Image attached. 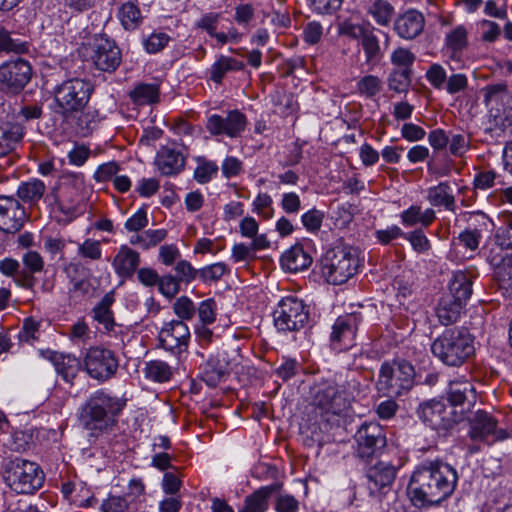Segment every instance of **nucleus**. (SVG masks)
<instances>
[{
    "mask_svg": "<svg viewBox=\"0 0 512 512\" xmlns=\"http://www.w3.org/2000/svg\"><path fill=\"white\" fill-rule=\"evenodd\" d=\"M92 91L90 82L73 78L64 81L56 88L55 100L64 112H76L86 106Z\"/></svg>",
    "mask_w": 512,
    "mask_h": 512,
    "instance_id": "nucleus-9",
    "label": "nucleus"
},
{
    "mask_svg": "<svg viewBox=\"0 0 512 512\" xmlns=\"http://www.w3.org/2000/svg\"><path fill=\"white\" fill-rule=\"evenodd\" d=\"M4 482L18 494H31L40 489L44 482V473L32 461L16 457L3 466Z\"/></svg>",
    "mask_w": 512,
    "mask_h": 512,
    "instance_id": "nucleus-4",
    "label": "nucleus"
},
{
    "mask_svg": "<svg viewBox=\"0 0 512 512\" xmlns=\"http://www.w3.org/2000/svg\"><path fill=\"white\" fill-rule=\"evenodd\" d=\"M103 512H127V501L119 496H111L103 501L101 505Z\"/></svg>",
    "mask_w": 512,
    "mask_h": 512,
    "instance_id": "nucleus-64",
    "label": "nucleus"
},
{
    "mask_svg": "<svg viewBox=\"0 0 512 512\" xmlns=\"http://www.w3.org/2000/svg\"><path fill=\"white\" fill-rule=\"evenodd\" d=\"M353 399V392L347 391L332 381L315 386L314 403L326 412L340 414L350 406Z\"/></svg>",
    "mask_w": 512,
    "mask_h": 512,
    "instance_id": "nucleus-10",
    "label": "nucleus"
},
{
    "mask_svg": "<svg viewBox=\"0 0 512 512\" xmlns=\"http://www.w3.org/2000/svg\"><path fill=\"white\" fill-rule=\"evenodd\" d=\"M484 92V103L489 108L490 114L512 102V96L504 83L488 85L484 88Z\"/></svg>",
    "mask_w": 512,
    "mask_h": 512,
    "instance_id": "nucleus-27",
    "label": "nucleus"
},
{
    "mask_svg": "<svg viewBox=\"0 0 512 512\" xmlns=\"http://www.w3.org/2000/svg\"><path fill=\"white\" fill-rule=\"evenodd\" d=\"M414 367L407 361L383 364L377 382L378 391L388 397H398L414 385Z\"/></svg>",
    "mask_w": 512,
    "mask_h": 512,
    "instance_id": "nucleus-6",
    "label": "nucleus"
},
{
    "mask_svg": "<svg viewBox=\"0 0 512 512\" xmlns=\"http://www.w3.org/2000/svg\"><path fill=\"white\" fill-rule=\"evenodd\" d=\"M155 163L163 175H173L183 169L185 159L180 151L164 146L158 151Z\"/></svg>",
    "mask_w": 512,
    "mask_h": 512,
    "instance_id": "nucleus-22",
    "label": "nucleus"
},
{
    "mask_svg": "<svg viewBox=\"0 0 512 512\" xmlns=\"http://www.w3.org/2000/svg\"><path fill=\"white\" fill-rule=\"evenodd\" d=\"M457 481V471L451 465L442 461H432L414 471L408 486V494L417 507L436 505L453 493Z\"/></svg>",
    "mask_w": 512,
    "mask_h": 512,
    "instance_id": "nucleus-1",
    "label": "nucleus"
},
{
    "mask_svg": "<svg viewBox=\"0 0 512 512\" xmlns=\"http://www.w3.org/2000/svg\"><path fill=\"white\" fill-rule=\"evenodd\" d=\"M357 455L369 459L381 451L386 445L383 428L376 422L362 424L355 434Z\"/></svg>",
    "mask_w": 512,
    "mask_h": 512,
    "instance_id": "nucleus-12",
    "label": "nucleus"
},
{
    "mask_svg": "<svg viewBox=\"0 0 512 512\" xmlns=\"http://www.w3.org/2000/svg\"><path fill=\"white\" fill-rule=\"evenodd\" d=\"M173 311L178 316V321L191 320L195 313L196 308L193 301L187 296H181L173 303Z\"/></svg>",
    "mask_w": 512,
    "mask_h": 512,
    "instance_id": "nucleus-47",
    "label": "nucleus"
},
{
    "mask_svg": "<svg viewBox=\"0 0 512 512\" xmlns=\"http://www.w3.org/2000/svg\"><path fill=\"white\" fill-rule=\"evenodd\" d=\"M495 274L501 285L512 288V254L503 256L501 261L495 264Z\"/></svg>",
    "mask_w": 512,
    "mask_h": 512,
    "instance_id": "nucleus-45",
    "label": "nucleus"
},
{
    "mask_svg": "<svg viewBox=\"0 0 512 512\" xmlns=\"http://www.w3.org/2000/svg\"><path fill=\"white\" fill-rule=\"evenodd\" d=\"M278 489L277 485L264 486L247 496L238 512H264L268 507V498Z\"/></svg>",
    "mask_w": 512,
    "mask_h": 512,
    "instance_id": "nucleus-29",
    "label": "nucleus"
},
{
    "mask_svg": "<svg viewBox=\"0 0 512 512\" xmlns=\"http://www.w3.org/2000/svg\"><path fill=\"white\" fill-rule=\"evenodd\" d=\"M494 123L502 130H506L512 126V102L505 104L495 112H492Z\"/></svg>",
    "mask_w": 512,
    "mask_h": 512,
    "instance_id": "nucleus-59",
    "label": "nucleus"
},
{
    "mask_svg": "<svg viewBox=\"0 0 512 512\" xmlns=\"http://www.w3.org/2000/svg\"><path fill=\"white\" fill-rule=\"evenodd\" d=\"M190 331L183 321L172 320L166 323L159 332V341L163 348L173 351L188 345Z\"/></svg>",
    "mask_w": 512,
    "mask_h": 512,
    "instance_id": "nucleus-18",
    "label": "nucleus"
},
{
    "mask_svg": "<svg viewBox=\"0 0 512 512\" xmlns=\"http://www.w3.org/2000/svg\"><path fill=\"white\" fill-rule=\"evenodd\" d=\"M229 269L223 262H217L199 269V278L205 284L219 281Z\"/></svg>",
    "mask_w": 512,
    "mask_h": 512,
    "instance_id": "nucleus-43",
    "label": "nucleus"
},
{
    "mask_svg": "<svg viewBox=\"0 0 512 512\" xmlns=\"http://www.w3.org/2000/svg\"><path fill=\"white\" fill-rule=\"evenodd\" d=\"M32 69L28 61L18 58L0 66V86L12 93L21 91L30 81Z\"/></svg>",
    "mask_w": 512,
    "mask_h": 512,
    "instance_id": "nucleus-13",
    "label": "nucleus"
},
{
    "mask_svg": "<svg viewBox=\"0 0 512 512\" xmlns=\"http://www.w3.org/2000/svg\"><path fill=\"white\" fill-rule=\"evenodd\" d=\"M463 305L453 297H442L436 310L440 323L446 326L455 323L460 317Z\"/></svg>",
    "mask_w": 512,
    "mask_h": 512,
    "instance_id": "nucleus-32",
    "label": "nucleus"
},
{
    "mask_svg": "<svg viewBox=\"0 0 512 512\" xmlns=\"http://www.w3.org/2000/svg\"><path fill=\"white\" fill-rule=\"evenodd\" d=\"M159 292L167 298H173L180 290V282L173 275H164L157 283Z\"/></svg>",
    "mask_w": 512,
    "mask_h": 512,
    "instance_id": "nucleus-54",
    "label": "nucleus"
},
{
    "mask_svg": "<svg viewBox=\"0 0 512 512\" xmlns=\"http://www.w3.org/2000/svg\"><path fill=\"white\" fill-rule=\"evenodd\" d=\"M498 421L488 412L477 411L470 420L469 436L473 441H487L492 437V441H501L508 437L504 429H497Z\"/></svg>",
    "mask_w": 512,
    "mask_h": 512,
    "instance_id": "nucleus-14",
    "label": "nucleus"
},
{
    "mask_svg": "<svg viewBox=\"0 0 512 512\" xmlns=\"http://www.w3.org/2000/svg\"><path fill=\"white\" fill-rule=\"evenodd\" d=\"M449 291L448 297H453L456 301L464 304L472 294L470 275L463 271L455 272L449 283Z\"/></svg>",
    "mask_w": 512,
    "mask_h": 512,
    "instance_id": "nucleus-28",
    "label": "nucleus"
},
{
    "mask_svg": "<svg viewBox=\"0 0 512 512\" xmlns=\"http://www.w3.org/2000/svg\"><path fill=\"white\" fill-rule=\"evenodd\" d=\"M447 399L453 406L469 405L476 401L474 386L467 380H452L447 389Z\"/></svg>",
    "mask_w": 512,
    "mask_h": 512,
    "instance_id": "nucleus-24",
    "label": "nucleus"
},
{
    "mask_svg": "<svg viewBox=\"0 0 512 512\" xmlns=\"http://www.w3.org/2000/svg\"><path fill=\"white\" fill-rule=\"evenodd\" d=\"M415 61V55L406 48H397L391 54V63L394 69L412 70L411 66Z\"/></svg>",
    "mask_w": 512,
    "mask_h": 512,
    "instance_id": "nucleus-50",
    "label": "nucleus"
},
{
    "mask_svg": "<svg viewBox=\"0 0 512 512\" xmlns=\"http://www.w3.org/2000/svg\"><path fill=\"white\" fill-rule=\"evenodd\" d=\"M243 68V62L238 61L235 58L220 56L211 67L210 78L215 83H221L222 79L224 78L227 72L242 70Z\"/></svg>",
    "mask_w": 512,
    "mask_h": 512,
    "instance_id": "nucleus-36",
    "label": "nucleus"
},
{
    "mask_svg": "<svg viewBox=\"0 0 512 512\" xmlns=\"http://www.w3.org/2000/svg\"><path fill=\"white\" fill-rule=\"evenodd\" d=\"M148 225L147 213L144 209H139L125 222L126 230L138 232Z\"/></svg>",
    "mask_w": 512,
    "mask_h": 512,
    "instance_id": "nucleus-63",
    "label": "nucleus"
},
{
    "mask_svg": "<svg viewBox=\"0 0 512 512\" xmlns=\"http://www.w3.org/2000/svg\"><path fill=\"white\" fill-rule=\"evenodd\" d=\"M121 410L118 399L97 391L79 408L77 420L90 438L97 439L114 429Z\"/></svg>",
    "mask_w": 512,
    "mask_h": 512,
    "instance_id": "nucleus-2",
    "label": "nucleus"
},
{
    "mask_svg": "<svg viewBox=\"0 0 512 512\" xmlns=\"http://www.w3.org/2000/svg\"><path fill=\"white\" fill-rule=\"evenodd\" d=\"M114 303L113 293H107L103 296L100 303L93 309L94 319L103 325L106 331H111L115 326L111 306Z\"/></svg>",
    "mask_w": 512,
    "mask_h": 512,
    "instance_id": "nucleus-34",
    "label": "nucleus"
},
{
    "mask_svg": "<svg viewBox=\"0 0 512 512\" xmlns=\"http://www.w3.org/2000/svg\"><path fill=\"white\" fill-rule=\"evenodd\" d=\"M412 70L393 69L388 77V87L396 93L406 92L411 84Z\"/></svg>",
    "mask_w": 512,
    "mask_h": 512,
    "instance_id": "nucleus-41",
    "label": "nucleus"
},
{
    "mask_svg": "<svg viewBox=\"0 0 512 512\" xmlns=\"http://www.w3.org/2000/svg\"><path fill=\"white\" fill-rule=\"evenodd\" d=\"M274 325L282 332L299 331L309 320V308L302 299L289 295L283 297L274 311Z\"/></svg>",
    "mask_w": 512,
    "mask_h": 512,
    "instance_id": "nucleus-7",
    "label": "nucleus"
},
{
    "mask_svg": "<svg viewBox=\"0 0 512 512\" xmlns=\"http://www.w3.org/2000/svg\"><path fill=\"white\" fill-rule=\"evenodd\" d=\"M311 263L312 257L298 244L285 251L281 257L282 268L289 272L305 270Z\"/></svg>",
    "mask_w": 512,
    "mask_h": 512,
    "instance_id": "nucleus-26",
    "label": "nucleus"
},
{
    "mask_svg": "<svg viewBox=\"0 0 512 512\" xmlns=\"http://www.w3.org/2000/svg\"><path fill=\"white\" fill-rule=\"evenodd\" d=\"M499 179L500 176L493 170L480 171L474 177L473 186L476 190L486 191L500 183Z\"/></svg>",
    "mask_w": 512,
    "mask_h": 512,
    "instance_id": "nucleus-49",
    "label": "nucleus"
},
{
    "mask_svg": "<svg viewBox=\"0 0 512 512\" xmlns=\"http://www.w3.org/2000/svg\"><path fill=\"white\" fill-rule=\"evenodd\" d=\"M382 89V81L375 75H366L357 82V90L359 94L373 98Z\"/></svg>",
    "mask_w": 512,
    "mask_h": 512,
    "instance_id": "nucleus-44",
    "label": "nucleus"
},
{
    "mask_svg": "<svg viewBox=\"0 0 512 512\" xmlns=\"http://www.w3.org/2000/svg\"><path fill=\"white\" fill-rule=\"evenodd\" d=\"M217 305L213 299L202 301L197 309L200 321L204 324H212L216 319Z\"/></svg>",
    "mask_w": 512,
    "mask_h": 512,
    "instance_id": "nucleus-58",
    "label": "nucleus"
},
{
    "mask_svg": "<svg viewBox=\"0 0 512 512\" xmlns=\"http://www.w3.org/2000/svg\"><path fill=\"white\" fill-rule=\"evenodd\" d=\"M84 366L92 378L104 381L115 374L118 361L112 351L101 347H92L86 352Z\"/></svg>",
    "mask_w": 512,
    "mask_h": 512,
    "instance_id": "nucleus-11",
    "label": "nucleus"
},
{
    "mask_svg": "<svg viewBox=\"0 0 512 512\" xmlns=\"http://www.w3.org/2000/svg\"><path fill=\"white\" fill-rule=\"evenodd\" d=\"M175 272L177 273V280L179 282L191 283L196 277H199V270L195 269L190 262L180 260L176 263Z\"/></svg>",
    "mask_w": 512,
    "mask_h": 512,
    "instance_id": "nucleus-55",
    "label": "nucleus"
},
{
    "mask_svg": "<svg viewBox=\"0 0 512 512\" xmlns=\"http://www.w3.org/2000/svg\"><path fill=\"white\" fill-rule=\"evenodd\" d=\"M338 32L340 35L358 40L364 36L367 30L362 25L354 23L350 19H345L338 24Z\"/></svg>",
    "mask_w": 512,
    "mask_h": 512,
    "instance_id": "nucleus-56",
    "label": "nucleus"
},
{
    "mask_svg": "<svg viewBox=\"0 0 512 512\" xmlns=\"http://www.w3.org/2000/svg\"><path fill=\"white\" fill-rule=\"evenodd\" d=\"M417 415L426 425L442 433L453 429L463 418L454 408L436 399L422 402L417 408Z\"/></svg>",
    "mask_w": 512,
    "mask_h": 512,
    "instance_id": "nucleus-8",
    "label": "nucleus"
},
{
    "mask_svg": "<svg viewBox=\"0 0 512 512\" xmlns=\"http://www.w3.org/2000/svg\"><path fill=\"white\" fill-rule=\"evenodd\" d=\"M118 18L126 30H134L142 22L141 11L132 2H126L121 5L118 11Z\"/></svg>",
    "mask_w": 512,
    "mask_h": 512,
    "instance_id": "nucleus-37",
    "label": "nucleus"
},
{
    "mask_svg": "<svg viewBox=\"0 0 512 512\" xmlns=\"http://www.w3.org/2000/svg\"><path fill=\"white\" fill-rule=\"evenodd\" d=\"M360 267L358 250L351 246L337 247L326 253L322 274L333 285H341L352 278Z\"/></svg>",
    "mask_w": 512,
    "mask_h": 512,
    "instance_id": "nucleus-5",
    "label": "nucleus"
},
{
    "mask_svg": "<svg viewBox=\"0 0 512 512\" xmlns=\"http://www.w3.org/2000/svg\"><path fill=\"white\" fill-rule=\"evenodd\" d=\"M369 489L379 492L386 487H391L397 475V468L389 462L379 461L367 470Z\"/></svg>",
    "mask_w": 512,
    "mask_h": 512,
    "instance_id": "nucleus-19",
    "label": "nucleus"
},
{
    "mask_svg": "<svg viewBox=\"0 0 512 512\" xmlns=\"http://www.w3.org/2000/svg\"><path fill=\"white\" fill-rule=\"evenodd\" d=\"M231 257L234 262H250L256 258L250 245L237 243L232 247Z\"/></svg>",
    "mask_w": 512,
    "mask_h": 512,
    "instance_id": "nucleus-62",
    "label": "nucleus"
},
{
    "mask_svg": "<svg viewBox=\"0 0 512 512\" xmlns=\"http://www.w3.org/2000/svg\"><path fill=\"white\" fill-rule=\"evenodd\" d=\"M216 359V354H213L201 365V378L209 387L217 386L226 374L222 367L220 370L219 362Z\"/></svg>",
    "mask_w": 512,
    "mask_h": 512,
    "instance_id": "nucleus-35",
    "label": "nucleus"
},
{
    "mask_svg": "<svg viewBox=\"0 0 512 512\" xmlns=\"http://www.w3.org/2000/svg\"><path fill=\"white\" fill-rule=\"evenodd\" d=\"M356 330L357 323L355 316L346 315L339 317L332 327L331 341L333 344H343L349 347L355 338Z\"/></svg>",
    "mask_w": 512,
    "mask_h": 512,
    "instance_id": "nucleus-25",
    "label": "nucleus"
},
{
    "mask_svg": "<svg viewBox=\"0 0 512 512\" xmlns=\"http://www.w3.org/2000/svg\"><path fill=\"white\" fill-rule=\"evenodd\" d=\"M78 254L86 259L99 260L102 256L101 244L98 240L86 239L78 246Z\"/></svg>",
    "mask_w": 512,
    "mask_h": 512,
    "instance_id": "nucleus-53",
    "label": "nucleus"
},
{
    "mask_svg": "<svg viewBox=\"0 0 512 512\" xmlns=\"http://www.w3.org/2000/svg\"><path fill=\"white\" fill-rule=\"evenodd\" d=\"M472 335L464 328L446 330L436 338L431 351L435 357L448 366H461L474 353Z\"/></svg>",
    "mask_w": 512,
    "mask_h": 512,
    "instance_id": "nucleus-3",
    "label": "nucleus"
},
{
    "mask_svg": "<svg viewBox=\"0 0 512 512\" xmlns=\"http://www.w3.org/2000/svg\"><path fill=\"white\" fill-rule=\"evenodd\" d=\"M90 58L98 70L114 71L121 63V53L116 44L104 37L95 40Z\"/></svg>",
    "mask_w": 512,
    "mask_h": 512,
    "instance_id": "nucleus-15",
    "label": "nucleus"
},
{
    "mask_svg": "<svg viewBox=\"0 0 512 512\" xmlns=\"http://www.w3.org/2000/svg\"><path fill=\"white\" fill-rule=\"evenodd\" d=\"M246 126V118L241 112L230 111L226 117L212 115L207 121V129L212 135L225 134L229 137L238 136Z\"/></svg>",
    "mask_w": 512,
    "mask_h": 512,
    "instance_id": "nucleus-17",
    "label": "nucleus"
},
{
    "mask_svg": "<svg viewBox=\"0 0 512 512\" xmlns=\"http://www.w3.org/2000/svg\"><path fill=\"white\" fill-rule=\"evenodd\" d=\"M147 378L156 382L168 381L172 375L170 366L161 360L150 361L145 368Z\"/></svg>",
    "mask_w": 512,
    "mask_h": 512,
    "instance_id": "nucleus-42",
    "label": "nucleus"
},
{
    "mask_svg": "<svg viewBox=\"0 0 512 512\" xmlns=\"http://www.w3.org/2000/svg\"><path fill=\"white\" fill-rule=\"evenodd\" d=\"M368 14L380 26H388L394 15V7L386 0H375L368 9Z\"/></svg>",
    "mask_w": 512,
    "mask_h": 512,
    "instance_id": "nucleus-38",
    "label": "nucleus"
},
{
    "mask_svg": "<svg viewBox=\"0 0 512 512\" xmlns=\"http://www.w3.org/2000/svg\"><path fill=\"white\" fill-rule=\"evenodd\" d=\"M427 199L433 206H444L449 211H455V197L447 182H441L437 186L430 187Z\"/></svg>",
    "mask_w": 512,
    "mask_h": 512,
    "instance_id": "nucleus-31",
    "label": "nucleus"
},
{
    "mask_svg": "<svg viewBox=\"0 0 512 512\" xmlns=\"http://www.w3.org/2000/svg\"><path fill=\"white\" fill-rule=\"evenodd\" d=\"M52 361L57 372L62 374L65 379H67L69 376H73L78 366V361L76 358L57 353L53 354Z\"/></svg>",
    "mask_w": 512,
    "mask_h": 512,
    "instance_id": "nucleus-46",
    "label": "nucleus"
},
{
    "mask_svg": "<svg viewBox=\"0 0 512 512\" xmlns=\"http://www.w3.org/2000/svg\"><path fill=\"white\" fill-rule=\"evenodd\" d=\"M400 217L402 224L407 227H412L417 224L427 227L434 221L435 211L431 208L422 211L420 206L412 205L404 210Z\"/></svg>",
    "mask_w": 512,
    "mask_h": 512,
    "instance_id": "nucleus-33",
    "label": "nucleus"
},
{
    "mask_svg": "<svg viewBox=\"0 0 512 512\" xmlns=\"http://www.w3.org/2000/svg\"><path fill=\"white\" fill-rule=\"evenodd\" d=\"M218 172V166L215 162L198 160V165L194 171V179L200 183H208Z\"/></svg>",
    "mask_w": 512,
    "mask_h": 512,
    "instance_id": "nucleus-48",
    "label": "nucleus"
},
{
    "mask_svg": "<svg viewBox=\"0 0 512 512\" xmlns=\"http://www.w3.org/2000/svg\"><path fill=\"white\" fill-rule=\"evenodd\" d=\"M40 322L34 318H26L23 322L22 329L18 334L20 342L33 343L38 339Z\"/></svg>",
    "mask_w": 512,
    "mask_h": 512,
    "instance_id": "nucleus-51",
    "label": "nucleus"
},
{
    "mask_svg": "<svg viewBox=\"0 0 512 512\" xmlns=\"http://www.w3.org/2000/svg\"><path fill=\"white\" fill-rule=\"evenodd\" d=\"M130 96L139 105L155 103L159 99V87L156 84H141L131 91Z\"/></svg>",
    "mask_w": 512,
    "mask_h": 512,
    "instance_id": "nucleus-40",
    "label": "nucleus"
},
{
    "mask_svg": "<svg viewBox=\"0 0 512 512\" xmlns=\"http://www.w3.org/2000/svg\"><path fill=\"white\" fill-rule=\"evenodd\" d=\"M424 25L425 19L422 13L417 10H408L396 19L394 29L401 38L412 40L422 33Z\"/></svg>",
    "mask_w": 512,
    "mask_h": 512,
    "instance_id": "nucleus-20",
    "label": "nucleus"
},
{
    "mask_svg": "<svg viewBox=\"0 0 512 512\" xmlns=\"http://www.w3.org/2000/svg\"><path fill=\"white\" fill-rule=\"evenodd\" d=\"M45 185L41 180L32 179L22 183L17 190L20 199L26 202H37L42 198L45 192Z\"/></svg>",
    "mask_w": 512,
    "mask_h": 512,
    "instance_id": "nucleus-39",
    "label": "nucleus"
},
{
    "mask_svg": "<svg viewBox=\"0 0 512 512\" xmlns=\"http://www.w3.org/2000/svg\"><path fill=\"white\" fill-rule=\"evenodd\" d=\"M426 78L429 83L440 89L447 82V75L445 69L440 64H432L426 72Z\"/></svg>",
    "mask_w": 512,
    "mask_h": 512,
    "instance_id": "nucleus-60",
    "label": "nucleus"
},
{
    "mask_svg": "<svg viewBox=\"0 0 512 512\" xmlns=\"http://www.w3.org/2000/svg\"><path fill=\"white\" fill-rule=\"evenodd\" d=\"M23 137V129L18 124L0 125V157L10 153Z\"/></svg>",
    "mask_w": 512,
    "mask_h": 512,
    "instance_id": "nucleus-30",
    "label": "nucleus"
},
{
    "mask_svg": "<svg viewBox=\"0 0 512 512\" xmlns=\"http://www.w3.org/2000/svg\"><path fill=\"white\" fill-rule=\"evenodd\" d=\"M25 211L20 203L7 196H0V230L5 233L18 232L24 223Z\"/></svg>",
    "mask_w": 512,
    "mask_h": 512,
    "instance_id": "nucleus-16",
    "label": "nucleus"
},
{
    "mask_svg": "<svg viewBox=\"0 0 512 512\" xmlns=\"http://www.w3.org/2000/svg\"><path fill=\"white\" fill-rule=\"evenodd\" d=\"M367 61L375 59L380 52L379 41L371 32L367 31L360 39Z\"/></svg>",
    "mask_w": 512,
    "mask_h": 512,
    "instance_id": "nucleus-57",
    "label": "nucleus"
},
{
    "mask_svg": "<svg viewBox=\"0 0 512 512\" xmlns=\"http://www.w3.org/2000/svg\"><path fill=\"white\" fill-rule=\"evenodd\" d=\"M22 263L25 270L38 274L44 270V259L41 254L34 250H28L22 255Z\"/></svg>",
    "mask_w": 512,
    "mask_h": 512,
    "instance_id": "nucleus-52",
    "label": "nucleus"
},
{
    "mask_svg": "<svg viewBox=\"0 0 512 512\" xmlns=\"http://www.w3.org/2000/svg\"><path fill=\"white\" fill-rule=\"evenodd\" d=\"M446 53L451 60L460 61L464 50L468 47V30L463 25H458L445 36L444 44Z\"/></svg>",
    "mask_w": 512,
    "mask_h": 512,
    "instance_id": "nucleus-23",
    "label": "nucleus"
},
{
    "mask_svg": "<svg viewBox=\"0 0 512 512\" xmlns=\"http://www.w3.org/2000/svg\"><path fill=\"white\" fill-rule=\"evenodd\" d=\"M139 264V253L127 245H122L119 248L112 261L116 274L122 278L131 277Z\"/></svg>",
    "mask_w": 512,
    "mask_h": 512,
    "instance_id": "nucleus-21",
    "label": "nucleus"
},
{
    "mask_svg": "<svg viewBox=\"0 0 512 512\" xmlns=\"http://www.w3.org/2000/svg\"><path fill=\"white\" fill-rule=\"evenodd\" d=\"M27 50L25 43H17L13 41L9 33L0 27V52L23 53Z\"/></svg>",
    "mask_w": 512,
    "mask_h": 512,
    "instance_id": "nucleus-61",
    "label": "nucleus"
}]
</instances>
